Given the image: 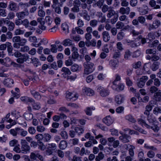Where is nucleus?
Here are the masks:
<instances>
[{"label":"nucleus","mask_w":161,"mask_h":161,"mask_svg":"<svg viewBox=\"0 0 161 161\" xmlns=\"http://www.w3.org/2000/svg\"><path fill=\"white\" fill-rule=\"evenodd\" d=\"M84 74L86 75L92 72L95 70V67L93 63L88 62L84 63Z\"/></svg>","instance_id":"1"},{"label":"nucleus","mask_w":161,"mask_h":161,"mask_svg":"<svg viewBox=\"0 0 161 161\" xmlns=\"http://www.w3.org/2000/svg\"><path fill=\"white\" fill-rule=\"evenodd\" d=\"M138 121L139 124L143 125L144 124L145 126L148 129H151L154 132H157L159 130V127L158 126L157 124H155V123L152 126H150L146 123L145 121L142 119H138Z\"/></svg>","instance_id":"2"},{"label":"nucleus","mask_w":161,"mask_h":161,"mask_svg":"<svg viewBox=\"0 0 161 161\" xmlns=\"http://www.w3.org/2000/svg\"><path fill=\"white\" fill-rule=\"evenodd\" d=\"M20 143L22 153L24 154H27L30 152V147L25 140L21 139L20 141Z\"/></svg>","instance_id":"3"},{"label":"nucleus","mask_w":161,"mask_h":161,"mask_svg":"<svg viewBox=\"0 0 161 161\" xmlns=\"http://www.w3.org/2000/svg\"><path fill=\"white\" fill-rule=\"evenodd\" d=\"M15 62L11 60L8 57H7L3 59H0V64L6 67H9L12 65L13 67Z\"/></svg>","instance_id":"4"},{"label":"nucleus","mask_w":161,"mask_h":161,"mask_svg":"<svg viewBox=\"0 0 161 161\" xmlns=\"http://www.w3.org/2000/svg\"><path fill=\"white\" fill-rule=\"evenodd\" d=\"M161 25L160 21L157 19L153 21L152 24H149L148 26V29L149 31L153 30H155Z\"/></svg>","instance_id":"5"},{"label":"nucleus","mask_w":161,"mask_h":161,"mask_svg":"<svg viewBox=\"0 0 161 161\" xmlns=\"http://www.w3.org/2000/svg\"><path fill=\"white\" fill-rule=\"evenodd\" d=\"M119 133L121 136L119 137V139L121 142L123 143H128L130 142L131 137L130 135L121 131L119 132Z\"/></svg>","instance_id":"6"},{"label":"nucleus","mask_w":161,"mask_h":161,"mask_svg":"<svg viewBox=\"0 0 161 161\" xmlns=\"http://www.w3.org/2000/svg\"><path fill=\"white\" fill-rule=\"evenodd\" d=\"M148 78L146 76H143L137 80L136 84L139 88H142L144 86L146 81L147 80Z\"/></svg>","instance_id":"7"},{"label":"nucleus","mask_w":161,"mask_h":161,"mask_svg":"<svg viewBox=\"0 0 161 161\" xmlns=\"http://www.w3.org/2000/svg\"><path fill=\"white\" fill-rule=\"evenodd\" d=\"M98 92L99 93L101 96L102 97H105L109 95V91L106 88L100 86L97 89Z\"/></svg>","instance_id":"8"},{"label":"nucleus","mask_w":161,"mask_h":161,"mask_svg":"<svg viewBox=\"0 0 161 161\" xmlns=\"http://www.w3.org/2000/svg\"><path fill=\"white\" fill-rule=\"evenodd\" d=\"M38 151H36L31 152L30 155L31 161H38V159L40 160V155Z\"/></svg>","instance_id":"9"},{"label":"nucleus","mask_w":161,"mask_h":161,"mask_svg":"<svg viewBox=\"0 0 161 161\" xmlns=\"http://www.w3.org/2000/svg\"><path fill=\"white\" fill-rule=\"evenodd\" d=\"M29 59V55L27 53L22 54L20 57L16 59V62L19 64H23Z\"/></svg>","instance_id":"10"},{"label":"nucleus","mask_w":161,"mask_h":161,"mask_svg":"<svg viewBox=\"0 0 161 161\" xmlns=\"http://www.w3.org/2000/svg\"><path fill=\"white\" fill-rule=\"evenodd\" d=\"M29 15V12L28 9H25L23 11L19 12L16 14V16L19 19H23Z\"/></svg>","instance_id":"11"},{"label":"nucleus","mask_w":161,"mask_h":161,"mask_svg":"<svg viewBox=\"0 0 161 161\" xmlns=\"http://www.w3.org/2000/svg\"><path fill=\"white\" fill-rule=\"evenodd\" d=\"M103 122L107 126H109L113 123L114 120L110 116H108L103 119Z\"/></svg>","instance_id":"12"},{"label":"nucleus","mask_w":161,"mask_h":161,"mask_svg":"<svg viewBox=\"0 0 161 161\" xmlns=\"http://www.w3.org/2000/svg\"><path fill=\"white\" fill-rule=\"evenodd\" d=\"M4 85L8 87H12L14 83L13 80L10 78L5 79L3 81Z\"/></svg>","instance_id":"13"},{"label":"nucleus","mask_w":161,"mask_h":161,"mask_svg":"<svg viewBox=\"0 0 161 161\" xmlns=\"http://www.w3.org/2000/svg\"><path fill=\"white\" fill-rule=\"evenodd\" d=\"M124 100L123 95L121 94H118L115 96V101L118 104H120L123 103Z\"/></svg>","instance_id":"14"},{"label":"nucleus","mask_w":161,"mask_h":161,"mask_svg":"<svg viewBox=\"0 0 161 161\" xmlns=\"http://www.w3.org/2000/svg\"><path fill=\"white\" fill-rule=\"evenodd\" d=\"M102 36L103 40L105 42H107L110 39V36L109 33L106 31H104L102 33Z\"/></svg>","instance_id":"15"},{"label":"nucleus","mask_w":161,"mask_h":161,"mask_svg":"<svg viewBox=\"0 0 161 161\" xmlns=\"http://www.w3.org/2000/svg\"><path fill=\"white\" fill-rule=\"evenodd\" d=\"M126 7V8L121 7L119 10V13L122 14H129L130 11V8L129 7Z\"/></svg>","instance_id":"16"},{"label":"nucleus","mask_w":161,"mask_h":161,"mask_svg":"<svg viewBox=\"0 0 161 161\" xmlns=\"http://www.w3.org/2000/svg\"><path fill=\"white\" fill-rule=\"evenodd\" d=\"M112 87L114 90L119 92L123 90L124 89V86L122 83H120L117 85L116 84H113Z\"/></svg>","instance_id":"17"},{"label":"nucleus","mask_w":161,"mask_h":161,"mask_svg":"<svg viewBox=\"0 0 161 161\" xmlns=\"http://www.w3.org/2000/svg\"><path fill=\"white\" fill-rule=\"evenodd\" d=\"M126 146V149H128L129 153L131 157H133L134 155V150L135 149V147L133 145L128 144L125 145Z\"/></svg>","instance_id":"18"},{"label":"nucleus","mask_w":161,"mask_h":161,"mask_svg":"<svg viewBox=\"0 0 161 161\" xmlns=\"http://www.w3.org/2000/svg\"><path fill=\"white\" fill-rule=\"evenodd\" d=\"M71 51L73 52L72 54V58L74 59H77L79 57V54L77 52V48L73 46Z\"/></svg>","instance_id":"19"},{"label":"nucleus","mask_w":161,"mask_h":161,"mask_svg":"<svg viewBox=\"0 0 161 161\" xmlns=\"http://www.w3.org/2000/svg\"><path fill=\"white\" fill-rule=\"evenodd\" d=\"M76 97H76V95L70 92H67L66 93V98L67 100H75Z\"/></svg>","instance_id":"20"},{"label":"nucleus","mask_w":161,"mask_h":161,"mask_svg":"<svg viewBox=\"0 0 161 161\" xmlns=\"http://www.w3.org/2000/svg\"><path fill=\"white\" fill-rule=\"evenodd\" d=\"M83 92L89 96H92L94 95V91L89 88L86 87L83 89Z\"/></svg>","instance_id":"21"},{"label":"nucleus","mask_w":161,"mask_h":161,"mask_svg":"<svg viewBox=\"0 0 161 161\" xmlns=\"http://www.w3.org/2000/svg\"><path fill=\"white\" fill-rule=\"evenodd\" d=\"M116 13L114 10V8L113 7H111V8L109 9L107 14V16L109 18H111L112 16H114Z\"/></svg>","instance_id":"22"},{"label":"nucleus","mask_w":161,"mask_h":161,"mask_svg":"<svg viewBox=\"0 0 161 161\" xmlns=\"http://www.w3.org/2000/svg\"><path fill=\"white\" fill-rule=\"evenodd\" d=\"M17 4L13 1H11L9 3L8 8L11 11H14L17 8Z\"/></svg>","instance_id":"23"},{"label":"nucleus","mask_w":161,"mask_h":161,"mask_svg":"<svg viewBox=\"0 0 161 161\" xmlns=\"http://www.w3.org/2000/svg\"><path fill=\"white\" fill-rule=\"evenodd\" d=\"M149 4L150 6L154 9H158L160 8V5L156 4V1L154 0H151L149 2Z\"/></svg>","instance_id":"24"},{"label":"nucleus","mask_w":161,"mask_h":161,"mask_svg":"<svg viewBox=\"0 0 161 161\" xmlns=\"http://www.w3.org/2000/svg\"><path fill=\"white\" fill-rule=\"evenodd\" d=\"M7 51L9 55L13 56V47L11 43L9 42H7Z\"/></svg>","instance_id":"25"},{"label":"nucleus","mask_w":161,"mask_h":161,"mask_svg":"<svg viewBox=\"0 0 161 161\" xmlns=\"http://www.w3.org/2000/svg\"><path fill=\"white\" fill-rule=\"evenodd\" d=\"M160 64L158 61L154 62L151 66V69L153 71H156L159 68Z\"/></svg>","instance_id":"26"},{"label":"nucleus","mask_w":161,"mask_h":161,"mask_svg":"<svg viewBox=\"0 0 161 161\" xmlns=\"http://www.w3.org/2000/svg\"><path fill=\"white\" fill-rule=\"evenodd\" d=\"M29 40L31 42H33L35 44H33V46L36 47L39 46V44H37L36 43L37 42L36 38L35 36H31L29 37Z\"/></svg>","instance_id":"27"},{"label":"nucleus","mask_w":161,"mask_h":161,"mask_svg":"<svg viewBox=\"0 0 161 161\" xmlns=\"http://www.w3.org/2000/svg\"><path fill=\"white\" fill-rule=\"evenodd\" d=\"M41 136H42V140L45 142H48L51 138V136L48 134H45L44 135L41 134Z\"/></svg>","instance_id":"28"},{"label":"nucleus","mask_w":161,"mask_h":161,"mask_svg":"<svg viewBox=\"0 0 161 161\" xmlns=\"http://www.w3.org/2000/svg\"><path fill=\"white\" fill-rule=\"evenodd\" d=\"M19 128L16 127L14 129H10L9 131L11 135H12L14 136H16L19 134Z\"/></svg>","instance_id":"29"},{"label":"nucleus","mask_w":161,"mask_h":161,"mask_svg":"<svg viewBox=\"0 0 161 161\" xmlns=\"http://www.w3.org/2000/svg\"><path fill=\"white\" fill-rule=\"evenodd\" d=\"M23 116L25 119L27 120H31L33 118V115L32 114L28 112H26L24 114Z\"/></svg>","instance_id":"30"},{"label":"nucleus","mask_w":161,"mask_h":161,"mask_svg":"<svg viewBox=\"0 0 161 161\" xmlns=\"http://www.w3.org/2000/svg\"><path fill=\"white\" fill-rule=\"evenodd\" d=\"M67 142L64 140H62L60 141L59 145V147L60 149H64L67 147Z\"/></svg>","instance_id":"31"},{"label":"nucleus","mask_w":161,"mask_h":161,"mask_svg":"<svg viewBox=\"0 0 161 161\" xmlns=\"http://www.w3.org/2000/svg\"><path fill=\"white\" fill-rule=\"evenodd\" d=\"M104 158V155L102 152H99L95 158L96 161H100Z\"/></svg>","instance_id":"32"},{"label":"nucleus","mask_w":161,"mask_h":161,"mask_svg":"<svg viewBox=\"0 0 161 161\" xmlns=\"http://www.w3.org/2000/svg\"><path fill=\"white\" fill-rule=\"evenodd\" d=\"M125 119L126 120L133 123H135L136 121L135 119L130 114H128L125 116Z\"/></svg>","instance_id":"33"},{"label":"nucleus","mask_w":161,"mask_h":161,"mask_svg":"<svg viewBox=\"0 0 161 161\" xmlns=\"http://www.w3.org/2000/svg\"><path fill=\"white\" fill-rule=\"evenodd\" d=\"M21 100L23 102L27 103L28 102H32L34 100L31 98L27 97H22L20 98Z\"/></svg>","instance_id":"34"},{"label":"nucleus","mask_w":161,"mask_h":161,"mask_svg":"<svg viewBox=\"0 0 161 161\" xmlns=\"http://www.w3.org/2000/svg\"><path fill=\"white\" fill-rule=\"evenodd\" d=\"M63 44L65 46H72V41L70 39H66L63 42Z\"/></svg>","instance_id":"35"},{"label":"nucleus","mask_w":161,"mask_h":161,"mask_svg":"<svg viewBox=\"0 0 161 161\" xmlns=\"http://www.w3.org/2000/svg\"><path fill=\"white\" fill-rule=\"evenodd\" d=\"M125 36V33L122 30H121L117 34V39L119 41H120L124 38Z\"/></svg>","instance_id":"36"},{"label":"nucleus","mask_w":161,"mask_h":161,"mask_svg":"<svg viewBox=\"0 0 161 161\" xmlns=\"http://www.w3.org/2000/svg\"><path fill=\"white\" fill-rule=\"evenodd\" d=\"M157 91V92L154 94V97L157 101H159L161 100V98L159 97L158 96L161 97V91L158 90Z\"/></svg>","instance_id":"37"},{"label":"nucleus","mask_w":161,"mask_h":161,"mask_svg":"<svg viewBox=\"0 0 161 161\" xmlns=\"http://www.w3.org/2000/svg\"><path fill=\"white\" fill-rule=\"evenodd\" d=\"M19 5L20 6V8L22 9H24L25 10V9H27V8L29 7V4L28 3H23L20 2L19 3Z\"/></svg>","instance_id":"38"},{"label":"nucleus","mask_w":161,"mask_h":161,"mask_svg":"<svg viewBox=\"0 0 161 161\" xmlns=\"http://www.w3.org/2000/svg\"><path fill=\"white\" fill-rule=\"evenodd\" d=\"M98 23V20L95 19L92 20L89 22L90 25L92 27H96Z\"/></svg>","instance_id":"39"},{"label":"nucleus","mask_w":161,"mask_h":161,"mask_svg":"<svg viewBox=\"0 0 161 161\" xmlns=\"http://www.w3.org/2000/svg\"><path fill=\"white\" fill-rule=\"evenodd\" d=\"M11 114L12 115L14 116L16 119H18V118L21 117V115L20 113L16 110H14L13 111L11 112Z\"/></svg>","instance_id":"40"},{"label":"nucleus","mask_w":161,"mask_h":161,"mask_svg":"<svg viewBox=\"0 0 161 161\" xmlns=\"http://www.w3.org/2000/svg\"><path fill=\"white\" fill-rule=\"evenodd\" d=\"M118 61L115 60H111L109 61V64L114 69L116 68L118 65Z\"/></svg>","instance_id":"41"},{"label":"nucleus","mask_w":161,"mask_h":161,"mask_svg":"<svg viewBox=\"0 0 161 161\" xmlns=\"http://www.w3.org/2000/svg\"><path fill=\"white\" fill-rule=\"evenodd\" d=\"M155 38V35L153 32H151L148 33L147 36V39L151 41L153 40Z\"/></svg>","instance_id":"42"},{"label":"nucleus","mask_w":161,"mask_h":161,"mask_svg":"<svg viewBox=\"0 0 161 161\" xmlns=\"http://www.w3.org/2000/svg\"><path fill=\"white\" fill-rule=\"evenodd\" d=\"M61 27L63 31L65 32L66 33H68L69 31V26L66 24L64 23L62 25Z\"/></svg>","instance_id":"43"},{"label":"nucleus","mask_w":161,"mask_h":161,"mask_svg":"<svg viewBox=\"0 0 161 161\" xmlns=\"http://www.w3.org/2000/svg\"><path fill=\"white\" fill-rule=\"evenodd\" d=\"M83 17L86 20L89 21L90 19V17L88 14L87 11L86 10L83 11Z\"/></svg>","instance_id":"44"},{"label":"nucleus","mask_w":161,"mask_h":161,"mask_svg":"<svg viewBox=\"0 0 161 161\" xmlns=\"http://www.w3.org/2000/svg\"><path fill=\"white\" fill-rule=\"evenodd\" d=\"M138 40H136L134 41H132L130 45V46L132 47H135L138 46L140 45V43Z\"/></svg>","instance_id":"45"},{"label":"nucleus","mask_w":161,"mask_h":161,"mask_svg":"<svg viewBox=\"0 0 161 161\" xmlns=\"http://www.w3.org/2000/svg\"><path fill=\"white\" fill-rule=\"evenodd\" d=\"M112 6H109L108 5H104L102 8V11L103 13H105L108 11Z\"/></svg>","instance_id":"46"},{"label":"nucleus","mask_w":161,"mask_h":161,"mask_svg":"<svg viewBox=\"0 0 161 161\" xmlns=\"http://www.w3.org/2000/svg\"><path fill=\"white\" fill-rule=\"evenodd\" d=\"M20 134V136L23 137L26 136L28 134L27 131L23 129L19 128V134Z\"/></svg>","instance_id":"47"},{"label":"nucleus","mask_w":161,"mask_h":161,"mask_svg":"<svg viewBox=\"0 0 161 161\" xmlns=\"http://www.w3.org/2000/svg\"><path fill=\"white\" fill-rule=\"evenodd\" d=\"M75 131L78 134V135H80L82 134L84 131V130L82 128L76 127L75 128Z\"/></svg>","instance_id":"48"},{"label":"nucleus","mask_w":161,"mask_h":161,"mask_svg":"<svg viewBox=\"0 0 161 161\" xmlns=\"http://www.w3.org/2000/svg\"><path fill=\"white\" fill-rule=\"evenodd\" d=\"M124 23L120 21H118L115 25L116 28L118 29H122L124 27Z\"/></svg>","instance_id":"49"},{"label":"nucleus","mask_w":161,"mask_h":161,"mask_svg":"<svg viewBox=\"0 0 161 161\" xmlns=\"http://www.w3.org/2000/svg\"><path fill=\"white\" fill-rule=\"evenodd\" d=\"M29 49L30 48L28 46H25L20 47L19 51L23 53H26L28 52Z\"/></svg>","instance_id":"50"},{"label":"nucleus","mask_w":161,"mask_h":161,"mask_svg":"<svg viewBox=\"0 0 161 161\" xmlns=\"http://www.w3.org/2000/svg\"><path fill=\"white\" fill-rule=\"evenodd\" d=\"M31 92L33 96L36 98H38V97L40 96L39 93L37 92H36L34 90H31Z\"/></svg>","instance_id":"51"},{"label":"nucleus","mask_w":161,"mask_h":161,"mask_svg":"<svg viewBox=\"0 0 161 161\" xmlns=\"http://www.w3.org/2000/svg\"><path fill=\"white\" fill-rule=\"evenodd\" d=\"M131 55V52L129 50H127L126 51L124 55V58L125 59H128L130 57Z\"/></svg>","instance_id":"52"},{"label":"nucleus","mask_w":161,"mask_h":161,"mask_svg":"<svg viewBox=\"0 0 161 161\" xmlns=\"http://www.w3.org/2000/svg\"><path fill=\"white\" fill-rule=\"evenodd\" d=\"M142 63L140 61L134 63L132 64V67L135 69L139 68L141 66Z\"/></svg>","instance_id":"53"},{"label":"nucleus","mask_w":161,"mask_h":161,"mask_svg":"<svg viewBox=\"0 0 161 161\" xmlns=\"http://www.w3.org/2000/svg\"><path fill=\"white\" fill-rule=\"evenodd\" d=\"M21 40V38L19 36H15L12 38V41L14 43H19Z\"/></svg>","instance_id":"54"},{"label":"nucleus","mask_w":161,"mask_h":161,"mask_svg":"<svg viewBox=\"0 0 161 161\" xmlns=\"http://www.w3.org/2000/svg\"><path fill=\"white\" fill-rule=\"evenodd\" d=\"M120 53L119 50H115L113 56V58L115 59L119 58L120 57Z\"/></svg>","instance_id":"55"},{"label":"nucleus","mask_w":161,"mask_h":161,"mask_svg":"<svg viewBox=\"0 0 161 161\" xmlns=\"http://www.w3.org/2000/svg\"><path fill=\"white\" fill-rule=\"evenodd\" d=\"M71 69L72 71H77L79 70V66L77 64H74L71 66Z\"/></svg>","instance_id":"56"},{"label":"nucleus","mask_w":161,"mask_h":161,"mask_svg":"<svg viewBox=\"0 0 161 161\" xmlns=\"http://www.w3.org/2000/svg\"><path fill=\"white\" fill-rule=\"evenodd\" d=\"M44 19L41 18V30H45L46 29V26L45 25Z\"/></svg>","instance_id":"57"},{"label":"nucleus","mask_w":161,"mask_h":161,"mask_svg":"<svg viewBox=\"0 0 161 161\" xmlns=\"http://www.w3.org/2000/svg\"><path fill=\"white\" fill-rule=\"evenodd\" d=\"M110 131L111 132V134L113 136H118L119 135L118 131L116 129H113L110 130Z\"/></svg>","instance_id":"58"},{"label":"nucleus","mask_w":161,"mask_h":161,"mask_svg":"<svg viewBox=\"0 0 161 161\" xmlns=\"http://www.w3.org/2000/svg\"><path fill=\"white\" fill-rule=\"evenodd\" d=\"M63 139H67L68 138V136L67 132L65 131H62L60 134Z\"/></svg>","instance_id":"59"},{"label":"nucleus","mask_w":161,"mask_h":161,"mask_svg":"<svg viewBox=\"0 0 161 161\" xmlns=\"http://www.w3.org/2000/svg\"><path fill=\"white\" fill-rule=\"evenodd\" d=\"M61 71L67 75H70L71 74L70 70L68 68L66 67H63Z\"/></svg>","instance_id":"60"},{"label":"nucleus","mask_w":161,"mask_h":161,"mask_svg":"<svg viewBox=\"0 0 161 161\" xmlns=\"http://www.w3.org/2000/svg\"><path fill=\"white\" fill-rule=\"evenodd\" d=\"M0 15L2 17H5L7 16L6 10L4 9H0Z\"/></svg>","instance_id":"61"},{"label":"nucleus","mask_w":161,"mask_h":161,"mask_svg":"<svg viewBox=\"0 0 161 161\" xmlns=\"http://www.w3.org/2000/svg\"><path fill=\"white\" fill-rule=\"evenodd\" d=\"M77 25L78 27H83L84 25V21L80 19H78L77 22Z\"/></svg>","instance_id":"62"},{"label":"nucleus","mask_w":161,"mask_h":161,"mask_svg":"<svg viewBox=\"0 0 161 161\" xmlns=\"http://www.w3.org/2000/svg\"><path fill=\"white\" fill-rule=\"evenodd\" d=\"M8 30L10 31H13L15 25L14 23L12 22H10L8 26Z\"/></svg>","instance_id":"63"},{"label":"nucleus","mask_w":161,"mask_h":161,"mask_svg":"<svg viewBox=\"0 0 161 161\" xmlns=\"http://www.w3.org/2000/svg\"><path fill=\"white\" fill-rule=\"evenodd\" d=\"M81 157L77 156L76 155H74L71 159L72 161H82Z\"/></svg>","instance_id":"64"}]
</instances>
